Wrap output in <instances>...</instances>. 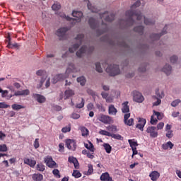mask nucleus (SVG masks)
<instances>
[{
  "mask_svg": "<svg viewBox=\"0 0 181 181\" xmlns=\"http://www.w3.org/2000/svg\"><path fill=\"white\" fill-rule=\"evenodd\" d=\"M11 108L14 110V111H19V110L25 108V106L15 103L11 105Z\"/></svg>",
  "mask_w": 181,
  "mask_h": 181,
  "instance_id": "obj_37",
  "label": "nucleus"
},
{
  "mask_svg": "<svg viewBox=\"0 0 181 181\" xmlns=\"http://www.w3.org/2000/svg\"><path fill=\"white\" fill-rule=\"evenodd\" d=\"M85 2H86L88 9H89V11L90 12H98V8H97V7L93 6V4H91V3H90V1L85 0Z\"/></svg>",
  "mask_w": 181,
  "mask_h": 181,
  "instance_id": "obj_27",
  "label": "nucleus"
},
{
  "mask_svg": "<svg viewBox=\"0 0 181 181\" xmlns=\"http://www.w3.org/2000/svg\"><path fill=\"white\" fill-rule=\"evenodd\" d=\"M98 119L100 122H103V124H110L111 122V117L105 115L99 116Z\"/></svg>",
  "mask_w": 181,
  "mask_h": 181,
  "instance_id": "obj_22",
  "label": "nucleus"
},
{
  "mask_svg": "<svg viewBox=\"0 0 181 181\" xmlns=\"http://www.w3.org/2000/svg\"><path fill=\"white\" fill-rule=\"evenodd\" d=\"M107 73L110 76H118L119 74L120 71H119V67H118L117 65H109L107 69H106Z\"/></svg>",
  "mask_w": 181,
  "mask_h": 181,
  "instance_id": "obj_5",
  "label": "nucleus"
},
{
  "mask_svg": "<svg viewBox=\"0 0 181 181\" xmlns=\"http://www.w3.org/2000/svg\"><path fill=\"white\" fill-rule=\"evenodd\" d=\"M84 146L85 148H86V149L90 151V152H92V153L95 152V148H94V145L93 144V143H91V141H88V143H84Z\"/></svg>",
  "mask_w": 181,
  "mask_h": 181,
  "instance_id": "obj_26",
  "label": "nucleus"
},
{
  "mask_svg": "<svg viewBox=\"0 0 181 181\" xmlns=\"http://www.w3.org/2000/svg\"><path fill=\"white\" fill-rule=\"evenodd\" d=\"M95 70L98 73H103V68H101V64L99 62L95 64Z\"/></svg>",
  "mask_w": 181,
  "mask_h": 181,
  "instance_id": "obj_50",
  "label": "nucleus"
},
{
  "mask_svg": "<svg viewBox=\"0 0 181 181\" xmlns=\"http://www.w3.org/2000/svg\"><path fill=\"white\" fill-rule=\"evenodd\" d=\"M117 112H118V110L115 108L114 105H109L108 113L110 115H117Z\"/></svg>",
  "mask_w": 181,
  "mask_h": 181,
  "instance_id": "obj_29",
  "label": "nucleus"
},
{
  "mask_svg": "<svg viewBox=\"0 0 181 181\" xmlns=\"http://www.w3.org/2000/svg\"><path fill=\"white\" fill-rule=\"evenodd\" d=\"M87 110L88 111H92V110H94V104H93L92 103L88 104Z\"/></svg>",
  "mask_w": 181,
  "mask_h": 181,
  "instance_id": "obj_64",
  "label": "nucleus"
},
{
  "mask_svg": "<svg viewBox=\"0 0 181 181\" xmlns=\"http://www.w3.org/2000/svg\"><path fill=\"white\" fill-rule=\"evenodd\" d=\"M93 47L90 48H86V49L84 48V47H82L77 52L76 56L78 57H83L86 53H90L93 50Z\"/></svg>",
  "mask_w": 181,
  "mask_h": 181,
  "instance_id": "obj_13",
  "label": "nucleus"
},
{
  "mask_svg": "<svg viewBox=\"0 0 181 181\" xmlns=\"http://www.w3.org/2000/svg\"><path fill=\"white\" fill-rule=\"evenodd\" d=\"M84 104H86V100L82 98L81 102L76 105V108H83V107H84Z\"/></svg>",
  "mask_w": 181,
  "mask_h": 181,
  "instance_id": "obj_49",
  "label": "nucleus"
},
{
  "mask_svg": "<svg viewBox=\"0 0 181 181\" xmlns=\"http://www.w3.org/2000/svg\"><path fill=\"white\" fill-rule=\"evenodd\" d=\"M133 100L134 101H136V103H142L144 100V96L142 95V93L138 92V91H134L133 92Z\"/></svg>",
  "mask_w": 181,
  "mask_h": 181,
  "instance_id": "obj_11",
  "label": "nucleus"
},
{
  "mask_svg": "<svg viewBox=\"0 0 181 181\" xmlns=\"http://www.w3.org/2000/svg\"><path fill=\"white\" fill-rule=\"evenodd\" d=\"M156 95H153V97H157V98L162 99L163 97H165V92L163 90H160L159 88L156 89Z\"/></svg>",
  "mask_w": 181,
  "mask_h": 181,
  "instance_id": "obj_32",
  "label": "nucleus"
},
{
  "mask_svg": "<svg viewBox=\"0 0 181 181\" xmlns=\"http://www.w3.org/2000/svg\"><path fill=\"white\" fill-rule=\"evenodd\" d=\"M101 19H105V21H107V22H111L112 19H114V15L105 12L100 16Z\"/></svg>",
  "mask_w": 181,
  "mask_h": 181,
  "instance_id": "obj_19",
  "label": "nucleus"
},
{
  "mask_svg": "<svg viewBox=\"0 0 181 181\" xmlns=\"http://www.w3.org/2000/svg\"><path fill=\"white\" fill-rule=\"evenodd\" d=\"M33 146L35 149H37L40 146V143L39 142V139H35L33 143Z\"/></svg>",
  "mask_w": 181,
  "mask_h": 181,
  "instance_id": "obj_52",
  "label": "nucleus"
},
{
  "mask_svg": "<svg viewBox=\"0 0 181 181\" xmlns=\"http://www.w3.org/2000/svg\"><path fill=\"white\" fill-rule=\"evenodd\" d=\"M11 105L6 104L5 102L0 103V108H9Z\"/></svg>",
  "mask_w": 181,
  "mask_h": 181,
  "instance_id": "obj_60",
  "label": "nucleus"
},
{
  "mask_svg": "<svg viewBox=\"0 0 181 181\" xmlns=\"http://www.w3.org/2000/svg\"><path fill=\"white\" fill-rule=\"evenodd\" d=\"M7 47H8V49H13L15 47H18V43L15 42L12 44V42L9 41L8 44L7 45Z\"/></svg>",
  "mask_w": 181,
  "mask_h": 181,
  "instance_id": "obj_53",
  "label": "nucleus"
},
{
  "mask_svg": "<svg viewBox=\"0 0 181 181\" xmlns=\"http://www.w3.org/2000/svg\"><path fill=\"white\" fill-rule=\"evenodd\" d=\"M126 16H132V18H136L137 21H141L144 19L145 25L151 26L155 24V21L151 18L144 17L141 11H136L135 13L132 11H128L126 12Z\"/></svg>",
  "mask_w": 181,
  "mask_h": 181,
  "instance_id": "obj_1",
  "label": "nucleus"
},
{
  "mask_svg": "<svg viewBox=\"0 0 181 181\" xmlns=\"http://www.w3.org/2000/svg\"><path fill=\"white\" fill-rule=\"evenodd\" d=\"M71 131V127L70 126L65 127L62 128V132L66 134V132H70Z\"/></svg>",
  "mask_w": 181,
  "mask_h": 181,
  "instance_id": "obj_61",
  "label": "nucleus"
},
{
  "mask_svg": "<svg viewBox=\"0 0 181 181\" xmlns=\"http://www.w3.org/2000/svg\"><path fill=\"white\" fill-rule=\"evenodd\" d=\"M164 127H165V123L161 122L157 124V127L156 128V129H157V131H159L160 129H163Z\"/></svg>",
  "mask_w": 181,
  "mask_h": 181,
  "instance_id": "obj_59",
  "label": "nucleus"
},
{
  "mask_svg": "<svg viewBox=\"0 0 181 181\" xmlns=\"http://www.w3.org/2000/svg\"><path fill=\"white\" fill-rule=\"evenodd\" d=\"M29 94H30V90H29V89L17 90L14 93V95L16 97H19V96L26 97V95H29Z\"/></svg>",
  "mask_w": 181,
  "mask_h": 181,
  "instance_id": "obj_18",
  "label": "nucleus"
},
{
  "mask_svg": "<svg viewBox=\"0 0 181 181\" xmlns=\"http://www.w3.org/2000/svg\"><path fill=\"white\" fill-rule=\"evenodd\" d=\"M72 176H74V177H76V179H78V177H81V174L78 170H74Z\"/></svg>",
  "mask_w": 181,
  "mask_h": 181,
  "instance_id": "obj_51",
  "label": "nucleus"
},
{
  "mask_svg": "<svg viewBox=\"0 0 181 181\" xmlns=\"http://www.w3.org/2000/svg\"><path fill=\"white\" fill-rule=\"evenodd\" d=\"M173 146H175V144H173L172 141H168L162 145V148L164 149V151L168 149H173Z\"/></svg>",
  "mask_w": 181,
  "mask_h": 181,
  "instance_id": "obj_30",
  "label": "nucleus"
},
{
  "mask_svg": "<svg viewBox=\"0 0 181 181\" xmlns=\"http://www.w3.org/2000/svg\"><path fill=\"white\" fill-rule=\"evenodd\" d=\"M128 142L132 149H134L138 146V141H135V139H129Z\"/></svg>",
  "mask_w": 181,
  "mask_h": 181,
  "instance_id": "obj_38",
  "label": "nucleus"
},
{
  "mask_svg": "<svg viewBox=\"0 0 181 181\" xmlns=\"http://www.w3.org/2000/svg\"><path fill=\"white\" fill-rule=\"evenodd\" d=\"M169 62L170 63V64L173 65H177V66H181V59H179V57H177V55H171L169 57Z\"/></svg>",
  "mask_w": 181,
  "mask_h": 181,
  "instance_id": "obj_9",
  "label": "nucleus"
},
{
  "mask_svg": "<svg viewBox=\"0 0 181 181\" xmlns=\"http://www.w3.org/2000/svg\"><path fill=\"white\" fill-rule=\"evenodd\" d=\"M101 96L106 100V103H112V97H110L107 93L105 91L101 92Z\"/></svg>",
  "mask_w": 181,
  "mask_h": 181,
  "instance_id": "obj_28",
  "label": "nucleus"
},
{
  "mask_svg": "<svg viewBox=\"0 0 181 181\" xmlns=\"http://www.w3.org/2000/svg\"><path fill=\"white\" fill-rule=\"evenodd\" d=\"M68 160L70 163H74L76 169L78 168V161L77 160V158L71 156L69 158Z\"/></svg>",
  "mask_w": 181,
  "mask_h": 181,
  "instance_id": "obj_33",
  "label": "nucleus"
},
{
  "mask_svg": "<svg viewBox=\"0 0 181 181\" xmlns=\"http://www.w3.org/2000/svg\"><path fill=\"white\" fill-rule=\"evenodd\" d=\"M166 134H165V136H167V138H173V131L172 130H168L165 131Z\"/></svg>",
  "mask_w": 181,
  "mask_h": 181,
  "instance_id": "obj_56",
  "label": "nucleus"
},
{
  "mask_svg": "<svg viewBox=\"0 0 181 181\" xmlns=\"http://www.w3.org/2000/svg\"><path fill=\"white\" fill-rule=\"evenodd\" d=\"M88 171L86 173V175H93V172H94V169L93 168V165L91 164H88Z\"/></svg>",
  "mask_w": 181,
  "mask_h": 181,
  "instance_id": "obj_47",
  "label": "nucleus"
},
{
  "mask_svg": "<svg viewBox=\"0 0 181 181\" xmlns=\"http://www.w3.org/2000/svg\"><path fill=\"white\" fill-rule=\"evenodd\" d=\"M103 148H105L107 153H111V151L112 147L109 144L105 143L103 144Z\"/></svg>",
  "mask_w": 181,
  "mask_h": 181,
  "instance_id": "obj_39",
  "label": "nucleus"
},
{
  "mask_svg": "<svg viewBox=\"0 0 181 181\" xmlns=\"http://www.w3.org/2000/svg\"><path fill=\"white\" fill-rule=\"evenodd\" d=\"M153 115H156L157 117V119H158V121H160V119L163 118V113L156 112L155 110H153Z\"/></svg>",
  "mask_w": 181,
  "mask_h": 181,
  "instance_id": "obj_42",
  "label": "nucleus"
},
{
  "mask_svg": "<svg viewBox=\"0 0 181 181\" xmlns=\"http://www.w3.org/2000/svg\"><path fill=\"white\" fill-rule=\"evenodd\" d=\"M75 94H76V92H74V90L67 89L64 91V100H69V98L74 96Z\"/></svg>",
  "mask_w": 181,
  "mask_h": 181,
  "instance_id": "obj_21",
  "label": "nucleus"
},
{
  "mask_svg": "<svg viewBox=\"0 0 181 181\" xmlns=\"http://www.w3.org/2000/svg\"><path fill=\"white\" fill-rule=\"evenodd\" d=\"M181 101L179 99H177L175 100H173L172 103H171V106L172 107H177V105H179V104H180Z\"/></svg>",
  "mask_w": 181,
  "mask_h": 181,
  "instance_id": "obj_57",
  "label": "nucleus"
},
{
  "mask_svg": "<svg viewBox=\"0 0 181 181\" xmlns=\"http://www.w3.org/2000/svg\"><path fill=\"white\" fill-rule=\"evenodd\" d=\"M100 180L102 181H114L112 177L110 176L108 173H104L100 175Z\"/></svg>",
  "mask_w": 181,
  "mask_h": 181,
  "instance_id": "obj_24",
  "label": "nucleus"
},
{
  "mask_svg": "<svg viewBox=\"0 0 181 181\" xmlns=\"http://www.w3.org/2000/svg\"><path fill=\"white\" fill-rule=\"evenodd\" d=\"M173 70V69L172 68V65L170 64H165L161 69V71L165 73L166 76H170V74H172Z\"/></svg>",
  "mask_w": 181,
  "mask_h": 181,
  "instance_id": "obj_12",
  "label": "nucleus"
},
{
  "mask_svg": "<svg viewBox=\"0 0 181 181\" xmlns=\"http://www.w3.org/2000/svg\"><path fill=\"white\" fill-rule=\"evenodd\" d=\"M33 97L35 101H37L40 104H43L44 103H46V97H45L43 95L34 93L33 95Z\"/></svg>",
  "mask_w": 181,
  "mask_h": 181,
  "instance_id": "obj_15",
  "label": "nucleus"
},
{
  "mask_svg": "<svg viewBox=\"0 0 181 181\" xmlns=\"http://www.w3.org/2000/svg\"><path fill=\"white\" fill-rule=\"evenodd\" d=\"M99 134L100 135H104L105 136H111V132L107 130H100Z\"/></svg>",
  "mask_w": 181,
  "mask_h": 181,
  "instance_id": "obj_48",
  "label": "nucleus"
},
{
  "mask_svg": "<svg viewBox=\"0 0 181 181\" xmlns=\"http://www.w3.org/2000/svg\"><path fill=\"white\" fill-rule=\"evenodd\" d=\"M0 94H1L2 98H6V97H8V94H9V92L6 90H4L0 88Z\"/></svg>",
  "mask_w": 181,
  "mask_h": 181,
  "instance_id": "obj_46",
  "label": "nucleus"
},
{
  "mask_svg": "<svg viewBox=\"0 0 181 181\" xmlns=\"http://www.w3.org/2000/svg\"><path fill=\"white\" fill-rule=\"evenodd\" d=\"M83 37H84V35H83L81 34L77 35V37H76V40H77V42H78L79 44H75V45H72L71 47H69L70 53H74V52H76V50H77V49L78 48V46H80V45H81V41L83 40Z\"/></svg>",
  "mask_w": 181,
  "mask_h": 181,
  "instance_id": "obj_7",
  "label": "nucleus"
},
{
  "mask_svg": "<svg viewBox=\"0 0 181 181\" xmlns=\"http://www.w3.org/2000/svg\"><path fill=\"white\" fill-rule=\"evenodd\" d=\"M60 8H62V6L59 3L54 4L52 6V11H54L55 12H57V11L60 9Z\"/></svg>",
  "mask_w": 181,
  "mask_h": 181,
  "instance_id": "obj_44",
  "label": "nucleus"
},
{
  "mask_svg": "<svg viewBox=\"0 0 181 181\" xmlns=\"http://www.w3.org/2000/svg\"><path fill=\"white\" fill-rule=\"evenodd\" d=\"M135 32H138L139 33H142L144 30V27L143 26H139L134 28Z\"/></svg>",
  "mask_w": 181,
  "mask_h": 181,
  "instance_id": "obj_62",
  "label": "nucleus"
},
{
  "mask_svg": "<svg viewBox=\"0 0 181 181\" xmlns=\"http://www.w3.org/2000/svg\"><path fill=\"white\" fill-rule=\"evenodd\" d=\"M131 113L124 114V122L125 125H127L128 127H132L134 125V118H130Z\"/></svg>",
  "mask_w": 181,
  "mask_h": 181,
  "instance_id": "obj_10",
  "label": "nucleus"
},
{
  "mask_svg": "<svg viewBox=\"0 0 181 181\" xmlns=\"http://www.w3.org/2000/svg\"><path fill=\"white\" fill-rule=\"evenodd\" d=\"M81 134H82V136H88V129L84 127H81Z\"/></svg>",
  "mask_w": 181,
  "mask_h": 181,
  "instance_id": "obj_41",
  "label": "nucleus"
},
{
  "mask_svg": "<svg viewBox=\"0 0 181 181\" xmlns=\"http://www.w3.org/2000/svg\"><path fill=\"white\" fill-rule=\"evenodd\" d=\"M78 83L81 84V86H85L86 85V78L84 76H81L77 78Z\"/></svg>",
  "mask_w": 181,
  "mask_h": 181,
  "instance_id": "obj_45",
  "label": "nucleus"
},
{
  "mask_svg": "<svg viewBox=\"0 0 181 181\" xmlns=\"http://www.w3.org/2000/svg\"><path fill=\"white\" fill-rule=\"evenodd\" d=\"M6 151H8V146H6V144H0V152Z\"/></svg>",
  "mask_w": 181,
  "mask_h": 181,
  "instance_id": "obj_54",
  "label": "nucleus"
},
{
  "mask_svg": "<svg viewBox=\"0 0 181 181\" xmlns=\"http://www.w3.org/2000/svg\"><path fill=\"white\" fill-rule=\"evenodd\" d=\"M77 70L76 69V66H74L73 64H71L68 66L65 75L62 74H57L54 76L52 78V83L53 84H56L58 81H60L62 80H64L70 73H76Z\"/></svg>",
  "mask_w": 181,
  "mask_h": 181,
  "instance_id": "obj_2",
  "label": "nucleus"
},
{
  "mask_svg": "<svg viewBox=\"0 0 181 181\" xmlns=\"http://www.w3.org/2000/svg\"><path fill=\"white\" fill-rule=\"evenodd\" d=\"M44 162L47 165L48 168L51 169H54L55 168H58L59 165L54 160H53V158L52 156H47L44 158Z\"/></svg>",
  "mask_w": 181,
  "mask_h": 181,
  "instance_id": "obj_6",
  "label": "nucleus"
},
{
  "mask_svg": "<svg viewBox=\"0 0 181 181\" xmlns=\"http://www.w3.org/2000/svg\"><path fill=\"white\" fill-rule=\"evenodd\" d=\"M37 76H42L40 83L37 86V88H42L43 87V84L45 83V87L47 88L50 87V77L47 76V73L45 71L38 70L36 72Z\"/></svg>",
  "mask_w": 181,
  "mask_h": 181,
  "instance_id": "obj_3",
  "label": "nucleus"
},
{
  "mask_svg": "<svg viewBox=\"0 0 181 181\" xmlns=\"http://www.w3.org/2000/svg\"><path fill=\"white\" fill-rule=\"evenodd\" d=\"M149 177H150L151 180L156 181V180H158V179H159V177H160V173H159V172H158L156 170L152 171L149 174Z\"/></svg>",
  "mask_w": 181,
  "mask_h": 181,
  "instance_id": "obj_20",
  "label": "nucleus"
},
{
  "mask_svg": "<svg viewBox=\"0 0 181 181\" xmlns=\"http://www.w3.org/2000/svg\"><path fill=\"white\" fill-rule=\"evenodd\" d=\"M151 125H156V124L158 122V119L155 118V115H152L151 117V121H150Z\"/></svg>",
  "mask_w": 181,
  "mask_h": 181,
  "instance_id": "obj_58",
  "label": "nucleus"
},
{
  "mask_svg": "<svg viewBox=\"0 0 181 181\" xmlns=\"http://www.w3.org/2000/svg\"><path fill=\"white\" fill-rule=\"evenodd\" d=\"M52 173H53L54 176H55V177L60 178V171H59L58 169H54L52 170Z\"/></svg>",
  "mask_w": 181,
  "mask_h": 181,
  "instance_id": "obj_55",
  "label": "nucleus"
},
{
  "mask_svg": "<svg viewBox=\"0 0 181 181\" xmlns=\"http://www.w3.org/2000/svg\"><path fill=\"white\" fill-rule=\"evenodd\" d=\"M66 148L69 149L70 151H76V148L77 145L76 144V141L73 139H68L66 141Z\"/></svg>",
  "mask_w": 181,
  "mask_h": 181,
  "instance_id": "obj_17",
  "label": "nucleus"
},
{
  "mask_svg": "<svg viewBox=\"0 0 181 181\" xmlns=\"http://www.w3.org/2000/svg\"><path fill=\"white\" fill-rule=\"evenodd\" d=\"M160 103H162V100L160 98L153 96V107H158V105H160Z\"/></svg>",
  "mask_w": 181,
  "mask_h": 181,
  "instance_id": "obj_34",
  "label": "nucleus"
},
{
  "mask_svg": "<svg viewBox=\"0 0 181 181\" xmlns=\"http://www.w3.org/2000/svg\"><path fill=\"white\" fill-rule=\"evenodd\" d=\"M146 124V120L145 119H139V123L136 124V128L140 129V131H144V127Z\"/></svg>",
  "mask_w": 181,
  "mask_h": 181,
  "instance_id": "obj_25",
  "label": "nucleus"
},
{
  "mask_svg": "<svg viewBox=\"0 0 181 181\" xmlns=\"http://www.w3.org/2000/svg\"><path fill=\"white\" fill-rule=\"evenodd\" d=\"M36 169L37 170H38V172H45V165L42 164V163H38L36 165Z\"/></svg>",
  "mask_w": 181,
  "mask_h": 181,
  "instance_id": "obj_43",
  "label": "nucleus"
},
{
  "mask_svg": "<svg viewBox=\"0 0 181 181\" xmlns=\"http://www.w3.org/2000/svg\"><path fill=\"white\" fill-rule=\"evenodd\" d=\"M59 152H64V144L63 143L59 144Z\"/></svg>",
  "mask_w": 181,
  "mask_h": 181,
  "instance_id": "obj_63",
  "label": "nucleus"
},
{
  "mask_svg": "<svg viewBox=\"0 0 181 181\" xmlns=\"http://www.w3.org/2000/svg\"><path fill=\"white\" fill-rule=\"evenodd\" d=\"M67 30H69L67 28H61L57 30L56 35L58 36L59 40H64Z\"/></svg>",
  "mask_w": 181,
  "mask_h": 181,
  "instance_id": "obj_8",
  "label": "nucleus"
},
{
  "mask_svg": "<svg viewBox=\"0 0 181 181\" xmlns=\"http://www.w3.org/2000/svg\"><path fill=\"white\" fill-rule=\"evenodd\" d=\"M129 102L126 101L122 104V112L123 114H129Z\"/></svg>",
  "mask_w": 181,
  "mask_h": 181,
  "instance_id": "obj_23",
  "label": "nucleus"
},
{
  "mask_svg": "<svg viewBox=\"0 0 181 181\" xmlns=\"http://www.w3.org/2000/svg\"><path fill=\"white\" fill-rule=\"evenodd\" d=\"M121 95V93L118 90H112L110 93V97L112 98V102L114 101V98H118Z\"/></svg>",
  "mask_w": 181,
  "mask_h": 181,
  "instance_id": "obj_31",
  "label": "nucleus"
},
{
  "mask_svg": "<svg viewBox=\"0 0 181 181\" xmlns=\"http://www.w3.org/2000/svg\"><path fill=\"white\" fill-rule=\"evenodd\" d=\"M23 160L25 165H28L30 168L36 166V160L34 158H24Z\"/></svg>",
  "mask_w": 181,
  "mask_h": 181,
  "instance_id": "obj_16",
  "label": "nucleus"
},
{
  "mask_svg": "<svg viewBox=\"0 0 181 181\" xmlns=\"http://www.w3.org/2000/svg\"><path fill=\"white\" fill-rule=\"evenodd\" d=\"M110 136L111 138H113L114 139H117L119 141H122L124 139L122 136L118 134H115L114 133H110Z\"/></svg>",
  "mask_w": 181,
  "mask_h": 181,
  "instance_id": "obj_40",
  "label": "nucleus"
},
{
  "mask_svg": "<svg viewBox=\"0 0 181 181\" xmlns=\"http://www.w3.org/2000/svg\"><path fill=\"white\" fill-rule=\"evenodd\" d=\"M147 134H149L151 138H156L158 136V131H156V127H148L146 129Z\"/></svg>",
  "mask_w": 181,
  "mask_h": 181,
  "instance_id": "obj_14",
  "label": "nucleus"
},
{
  "mask_svg": "<svg viewBox=\"0 0 181 181\" xmlns=\"http://www.w3.org/2000/svg\"><path fill=\"white\" fill-rule=\"evenodd\" d=\"M106 129L109 131V132H112V134H114L115 132H118L119 129L115 125H111L106 127Z\"/></svg>",
  "mask_w": 181,
  "mask_h": 181,
  "instance_id": "obj_35",
  "label": "nucleus"
},
{
  "mask_svg": "<svg viewBox=\"0 0 181 181\" xmlns=\"http://www.w3.org/2000/svg\"><path fill=\"white\" fill-rule=\"evenodd\" d=\"M60 16L66 19V21H76V22H81V18H83V13L81 11H73L72 16L75 18L74 19H72L69 16H66V14H62L60 15Z\"/></svg>",
  "mask_w": 181,
  "mask_h": 181,
  "instance_id": "obj_4",
  "label": "nucleus"
},
{
  "mask_svg": "<svg viewBox=\"0 0 181 181\" xmlns=\"http://www.w3.org/2000/svg\"><path fill=\"white\" fill-rule=\"evenodd\" d=\"M33 180L34 181H42L43 180V175L42 174H33Z\"/></svg>",
  "mask_w": 181,
  "mask_h": 181,
  "instance_id": "obj_36",
  "label": "nucleus"
}]
</instances>
